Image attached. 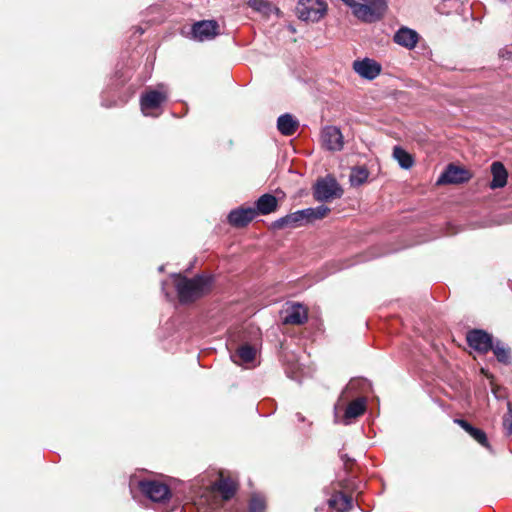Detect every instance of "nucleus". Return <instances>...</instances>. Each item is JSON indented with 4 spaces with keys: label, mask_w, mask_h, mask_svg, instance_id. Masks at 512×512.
Here are the masks:
<instances>
[{
    "label": "nucleus",
    "mask_w": 512,
    "mask_h": 512,
    "mask_svg": "<svg viewBox=\"0 0 512 512\" xmlns=\"http://www.w3.org/2000/svg\"><path fill=\"white\" fill-rule=\"evenodd\" d=\"M173 284L180 304H192L208 295L213 288L214 278L211 275L197 274L192 278L174 274Z\"/></svg>",
    "instance_id": "obj_1"
},
{
    "label": "nucleus",
    "mask_w": 512,
    "mask_h": 512,
    "mask_svg": "<svg viewBox=\"0 0 512 512\" xmlns=\"http://www.w3.org/2000/svg\"><path fill=\"white\" fill-rule=\"evenodd\" d=\"M238 487V482L229 473L219 471L217 479L207 489V493L213 498L211 506L218 508L224 502L231 500Z\"/></svg>",
    "instance_id": "obj_2"
},
{
    "label": "nucleus",
    "mask_w": 512,
    "mask_h": 512,
    "mask_svg": "<svg viewBox=\"0 0 512 512\" xmlns=\"http://www.w3.org/2000/svg\"><path fill=\"white\" fill-rule=\"evenodd\" d=\"M356 2L352 14L362 22L374 23L384 18L388 4L386 0H360Z\"/></svg>",
    "instance_id": "obj_3"
},
{
    "label": "nucleus",
    "mask_w": 512,
    "mask_h": 512,
    "mask_svg": "<svg viewBox=\"0 0 512 512\" xmlns=\"http://www.w3.org/2000/svg\"><path fill=\"white\" fill-rule=\"evenodd\" d=\"M343 192L337 180L333 176L328 175L325 178L317 180L313 188V197L316 201L328 202L340 198Z\"/></svg>",
    "instance_id": "obj_4"
},
{
    "label": "nucleus",
    "mask_w": 512,
    "mask_h": 512,
    "mask_svg": "<svg viewBox=\"0 0 512 512\" xmlns=\"http://www.w3.org/2000/svg\"><path fill=\"white\" fill-rule=\"evenodd\" d=\"M327 3L324 0H299L296 14L303 21L318 22L327 13Z\"/></svg>",
    "instance_id": "obj_5"
},
{
    "label": "nucleus",
    "mask_w": 512,
    "mask_h": 512,
    "mask_svg": "<svg viewBox=\"0 0 512 512\" xmlns=\"http://www.w3.org/2000/svg\"><path fill=\"white\" fill-rule=\"evenodd\" d=\"M138 488L153 502L165 503L172 495L169 486L159 480H141L138 483Z\"/></svg>",
    "instance_id": "obj_6"
},
{
    "label": "nucleus",
    "mask_w": 512,
    "mask_h": 512,
    "mask_svg": "<svg viewBox=\"0 0 512 512\" xmlns=\"http://www.w3.org/2000/svg\"><path fill=\"white\" fill-rule=\"evenodd\" d=\"M220 33V25L216 20H200L192 24L190 38L198 42L211 41Z\"/></svg>",
    "instance_id": "obj_7"
},
{
    "label": "nucleus",
    "mask_w": 512,
    "mask_h": 512,
    "mask_svg": "<svg viewBox=\"0 0 512 512\" xmlns=\"http://www.w3.org/2000/svg\"><path fill=\"white\" fill-rule=\"evenodd\" d=\"M469 347L481 354H486L493 348V337L482 329H472L466 333Z\"/></svg>",
    "instance_id": "obj_8"
},
{
    "label": "nucleus",
    "mask_w": 512,
    "mask_h": 512,
    "mask_svg": "<svg viewBox=\"0 0 512 512\" xmlns=\"http://www.w3.org/2000/svg\"><path fill=\"white\" fill-rule=\"evenodd\" d=\"M167 101V95L158 90H149L141 95L140 106L145 116L156 117L159 113H153L154 110L161 108L162 104Z\"/></svg>",
    "instance_id": "obj_9"
},
{
    "label": "nucleus",
    "mask_w": 512,
    "mask_h": 512,
    "mask_svg": "<svg viewBox=\"0 0 512 512\" xmlns=\"http://www.w3.org/2000/svg\"><path fill=\"white\" fill-rule=\"evenodd\" d=\"M471 178L472 174L469 170L449 164L438 178L437 184H462L468 182Z\"/></svg>",
    "instance_id": "obj_10"
},
{
    "label": "nucleus",
    "mask_w": 512,
    "mask_h": 512,
    "mask_svg": "<svg viewBox=\"0 0 512 512\" xmlns=\"http://www.w3.org/2000/svg\"><path fill=\"white\" fill-rule=\"evenodd\" d=\"M256 217L257 212L254 211L253 207L240 206L229 212L227 221L232 227L242 229L247 227Z\"/></svg>",
    "instance_id": "obj_11"
},
{
    "label": "nucleus",
    "mask_w": 512,
    "mask_h": 512,
    "mask_svg": "<svg viewBox=\"0 0 512 512\" xmlns=\"http://www.w3.org/2000/svg\"><path fill=\"white\" fill-rule=\"evenodd\" d=\"M322 145L329 151H341L344 147V137L336 126H326L321 131Z\"/></svg>",
    "instance_id": "obj_12"
},
{
    "label": "nucleus",
    "mask_w": 512,
    "mask_h": 512,
    "mask_svg": "<svg viewBox=\"0 0 512 512\" xmlns=\"http://www.w3.org/2000/svg\"><path fill=\"white\" fill-rule=\"evenodd\" d=\"M305 224H307V215H305L303 209L277 219L272 222L271 228L274 230H282L285 228H297Z\"/></svg>",
    "instance_id": "obj_13"
},
{
    "label": "nucleus",
    "mask_w": 512,
    "mask_h": 512,
    "mask_svg": "<svg viewBox=\"0 0 512 512\" xmlns=\"http://www.w3.org/2000/svg\"><path fill=\"white\" fill-rule=\"evenodd\" d=\"M283 316V324L303 325L308 321V309L302 304L295 303L288 307Z\"/></svg>",
    "instance_id": "obj_14"
},
{
    "label": "nucleus",
    "mask_w": 512,
    "mask_h": 512,
    "mask_svg": "<svg viewBox=\"0 0 512 512\" xmlns=\"http://www.w3.org/2000/svg\"><path fill=\"white\" fill-rule=\"evenodd\" d=\"M353 69L361 77L368 80L375 79L381 73V65L369 58L354 61Z\"/></svg>",
    "instance_id": "obj_15"
},
{
    "label": "nucleus",
    "mask_w": 512,
    "mask_h": 512,
    "mask_svg": "<svg viewBox=\"0 0 512 512\" xmlns=\"http://www.w3.org/2000/svg\"><path fill=\"white\" fill-rule=\"evenodd\" d=\"M253 208L257 216L268 215L278 209V200L273 194L265 193L256 200Z\"/></svg>",
    "instance_id": "obj_16"
},
{
    "label": "nucleus",
    "mask_w": 512,
    "mask_h": 512,
    "mask_svg": "<svg viewBox=\"0 0 512 512\" xmlns=\"http://www.w3.org/2000/svg\"><path fill=\"white\" fill-rule=\"evenodd\" d=\"M454 423L459 425L465 432H467L481 446L488 448V449L490 448V444H489L487 435L482 429L472 426L468 421L461 419V418L454 419Z\"/></svg>",
    "instance_id": "obj_17"
},
{
    "label": "nucleus",
    "mask_w": 512,
    "mask_h": 512,
    "mask_svg": "<svg viewBox=\"0 0 512 512\" xmlns=\"http://www.w3.org/2000/svg\"><path fill=\"white\" fill-rule=\"evenodd\" d=\"M418 40V33L406 27L400 28L394 35V42L408 49L414 48Z\"/></svg>",
    "instance_id": "obj_18"
},
{
    "label": "nucleus",
    "mask_w": 512,
    "mask_h": 512,
    "mask_svg": "<svg viewBox=\"0 0 512 512\" xmlns=\"http://www.w3.org/2000/svg\"><path fill=\"white\" fill-rule=\"evenodd\" d=\"M329 507L338 512H347L352 508L353 498L351 494L342 491L334 493L328 500Z\"/></svg>",
    "instance_id": "obj_19"
},
{
    "label": "nucleus",
    "mask_w": 512,
    "mask_h": 512,
    "mask_svg": "<svg viewBox=\"0 0 512 512\" xmlns=\"http://www.w3.org/2000/svg\"><path fill=\"white\" fill-rule=\"evenodd\" d=\"M299 128V122L289 113L283 114L277 119V129L284 136H292Z\"/></svg>",
    "instance_id": "obj_20"
},
{
    "label": "nucleus",
    "mask_w": 512,
    "mask_h": 512,
    "mask_svg": "<svg viewBox=\"0 0 512 512\" xmlns=\"http://www.w3.org/2000/svg\"><path fill=\"white\" fill-rule=\"evenodd\" d=\"M491 173L493 178L490 187L492 189L502 188L507 184L508 172L501 162L495 161L492 163Z\"/></svg>",
    "instance_id": "obj_21"
},
{
    "label": "nucleus",
    "mask_w": 512,
    "mask_h": 512,
    "mask_svg": "<svg viewBox=\"0 0 512 512\" xmlns=\"http://www.w3.org/2000/svg\"><path fill=\"white\" fill-rule=\"evenodd\" d=\"M366 398L365 397H359L353 401H351L348 406L346 407L344 418L349 419H355L361 415H363L366 412Z\"/></svg>",
    "instance_id": "obj_22"
},
{
    "label": "nucleus",
    "mask_w": 512,
    "mask_h": 512,
    "mask_svg": "<svg viewBox=\"0 0 512 512\" xmlns=\"http://www.w3.org/2000/svg\"><path fill=\"white\" fill-rule=\"evenodd\" d=\"M490 351H493L496 359L500 363L505 365L511 364V351L501 341L493 342V348H491Z\"/></svg>",
    "instance_id": "obj_23"
},
{
    "label": "nucleus",
    "mask_w": 512,
    "mask_h": 512,
    "mask_svg": "<svg viewBox=\"0 0 512 512\" xmlns=\"http://www.w3.org/2000/svg\"><path fill=\"white\" fill-rule=\"evenodd\" d=\"M369 177V171L365 166L353 167L350 174V182L352 185L360 186L364 184Z\"/></svg>",
    "instance_id": "obj_24"
},
{
    "label": "nucleus",
    "mask_w": 512,
    "mask_h": 512,
    "mask_svg": "<svg viewBox=\"0 0 512 512\" xmlns=\"http://www.w3.org/2000/svg\"><path fill=\"white\" fill-rule=\"evenodd\" d=\"M393 156L398 161L399 165L404 169H409L413 165L412 156L403 148L395 146L393 149Z\"/></svg>",
    "instance_id": "obj_25"
},
{
    "label": "nucleus",
    "mask_w": 512,
    "mask_h": 512,
    "mask_svg": "<svg viewBox=\"0 0 512 512\" xmlns=\"http://www.w3.org/2000/svg\"><path fill=\"white\" fill-rule=\"evenodd\" d=\"M330 211L331 209L324 205L318 206L316 208L304 209L305 215H307V223L325 218L330 213Z\"/></svg>",
    "instance_id": "obj_26"
},
{
    "label": "nucleus",
    "mask_w": 512,
    "mask_h": 512,
    "mask_svg": "<svg viewBox=\"0 0 512 512\" xmlns=\"http://www.w3.org/2000/svg\"><path fill=\"white\" fill-rule=\"evenodd\" d=\"M266 499L264 496L254 493L251 495L248 503V512H265Z\"/></svg>",
    "instance_id": "obj_27"
},
{
    "label": "nucleus",
    "mask_w": 512,
    "mask_h": 512,
    "mask_svg": "<svg viewBox=\"0 0 512 512\" xmlns=\"http://www.w3.org/2000/svg\"><path fill=\"white\" fill-rule=\"evenodd\" d=\"M237 356L245 363L252 362L256 355V350L249 344H243L236 351Z\"/></svg>",
    "instance_id": "obj_28"
},
{
    "label": "nucleus",
    "mask_w": 512,
    "mask_h": 512,
    "mask_svg": "<svg viewBox=\"0 0 512 512\" xmlns=\"http://www.w3.org/2000/svg\"><path fill=\"white\" fill-rule=\"evenodd\" d=\"M503 428L506 431V435H512V403H507V412L503 416Z\"/></svg>",
    "instance_id": "obj_29"
},
{
    "label": "nucleus",
    "mask_w": 512,
    "mask_h": 512,
    "mask_svg": "<svg viewBox=\"0 0 512 512\" xmlns=\"http://www.w3.org/2000/svg\"><path fill=\"white\" fill-rule=\"evenodd\" d=\"M248 5L255 11L262 13H268L271 8L270 3L266 0H249Z\"/></svg>",
    "instance_id": "obj_30"
},
{
    "label": "nucleus",
    "mask_w": 512,
    "mask_h": 512,
    "mask_svg": "<svg viewBox=\"0 0 512 512\" xmlns=\"http://www.w3.org/2000/svg\"><path fill=\"white\" fill-rule=\"evenodd\" d=\"M340 458L343 461L344 470L349 474H353L357 467L356 460L350 458L347 454H341Z\"/></svg>",
    "instance_id": "obj_31"
},
{
    "label": "nucleus",
    "mask_w": 512,
    "mask_h": 512,
    "mask_svg": "<svg viewBox=\"0 0 512 512\" xmlns=\"http://www.w3.org/2000/svg\"><path fill=\"white\" fill-rule=\"evenodd\" d=\"M342 1L353 10V8L358 0H342Z\"/></svg>",
    "instance_id": "obj_32"
},
{
    "label": "nucleus",
    "mask_w": 512,
    "mask_h": 512,
    "mask_svg": "<svg viewBox=\"0 0 512 512\" xmlns=\"http://www.w3.org/2000/svg\"><path fill=\"white\" fill-rule=\"evenodd\" d=\"M231 512H245L244 506L241 504L240 507H234Z\"/></svg>",
    "instance_id": "obj_33"
},
{
    "label": "nucleus",
    "mask_w": 512,
    "mask_h": 512,
    "mask_svg": "<svg viewBox=\"0 0 512 512\" xmlns=\"http://www.w3.org/2000/svg\"><path fill=\"white\" fill-rule=\"evenodd\" d=\"M360 382H361V380H351L349 382L348 388H353L356 385V383H360Z\"/></svg>",
    "instance_id": "obj_34"
}]
</instances>
